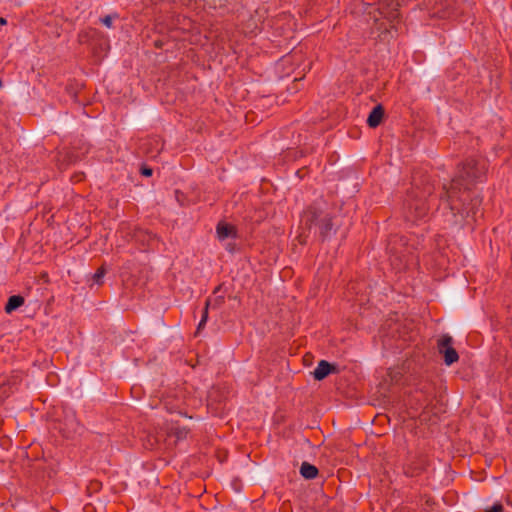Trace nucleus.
Masks as SVG:
<instances>
[{
	"label": "nucleus",
	"mask_w": 512,
	"mask_h": 512,
	"mask_svg": "<svg viewBox=\"0 0 512 512\" xmlns=\"http://www.w3.org/2000/svg\"><path fill=\"white\" fill-rule=\"evenodd\" d=\"M486 170V161L467 159L461 164L449 187L444 185L445 193L441 196V205L444 210H449L453 223H459L458 215L461 218H464V214L466 217H476L482 199L478 195L471 197L470 191L475 184L484 181Z\"/></svg>",
	"instance_id": "f257e3e1"
},
{
	"label": "nucleus",
	"mask_w": 512,
	"mask_h": 512,
	"mask_svg": "<svg viewBox=\"0 0 512 512\" xmlns=\"http://www.w3.org/2000/svg\"><path fill=\"white\" fill-rule=\"evenodd\" d=\"M304 221L309 229H311L312 225L318 228L322 241L331 239L338 229L332 214L326 210L324 202H316L309 206L304 213Z\"/></svg>",
	"instance_id": "f03ea898"
},
{
	"label": "nucleus",
	"mask_w": 512,
	"mask_h": 512,
	"mask_svg": "<svg viewBox=\"0 0 512 512\" xmlns=\"http://www.w3.org/2000/svg\"><path fill=\"white\" fill-rule=\"evenodd\" d=\"M431 191L429 188L425 189L423 195L430 194ZM405 208L407 210L406 217L409 220L417 221L424 219L429 211V205L427 201L424 199V196H415L405 203Z\"/></svg>",
	"instance_id": "7ed1b4c3"
},
{
	"label": "nucleus",
	"mask_w": 512,
	"mask_h": 512,
	"mask_svg": "<svg viewBox=\"0 0 512 512\" xmlns=\"http://www.w3.org/2000/svg\"><path fill=\"white\" fill-rule=\"evenodd\" d=\"M452 345L453 338L448 334L442 335L437 341L438 351L444 356V363L447 366L452 365L459 359V355Z\"/></svg>",
	"instance_id": "20e7f679"
},
{
	"label": "nucleus",
	"mask_w": 512,
	"mask_h": 512,
	"mask_svg": "<svg viewBox=\"0 0 512 512\" xmlns=\"http://www.w3.org/2000/svg\"><path fill=\"white\" fill-rule=\"evenodd\" d=\"M337 369L334 365L326 360L318 362L317 367L313 371V377L315 380L321 381L325 379L330 373L335 372Z\"/></svg>",
	"instance_id": "39448f33"
},
{
	"label": "nucleus",
	"mask_w": 512,
	"mask_h": 512,
	"mask_svg": "<svg viewBox=\"0 0 512 512\" xmlns=\"http://www.w3.org/2000/svg\"><path fill=\"white\" fill-rule=\"evenodd\" d=\"M216 233L219 240L237 237L236 228L233 225L225 222H219L217 224Z\"/></svg>",
	"instance_id": "423d86ee"
},
{
	"label": "nucleus",
	"mask_w": 512,
	"mask_h": 512,
	"mask_svg": "<svg viewBox=\"0 0 512 512\" xmlns=\"http://www.w3.org/2000/svg\"><path fill=\"white\" fill-rule=\"evenodd\" d=\"M384 117V108L381 104L376 105L367 117V125L370 128H376L380 125Z\"/></svg>",
	"instance_id": "0eeeda50"
},
{
	"label": "nucleus",
	"mask_w": 512,
	"mask_h": 512,
	"mask_svg": "<svg viewBox=\"0 0 512 512\" xmlns=\"http://www.w3.org/2000/svg\"><path fill=\"white\" fill-rule=\"evenodd\" d=\"M299 472L300 475L307 480L315 479L319 473L318 468L315 465L306 461L301 464Z\"/></svg>",
	"instance_id": "6e6552de"
},
{
	"label": "nucleus",
	"mask_w": 512,
	"mask_h": 512,
	"mask_svg": "<svg viewBox=\"0 0 512 512\" xmlns=\"http://www.w3.org/2000/svg\"><path fill=\"white\" fill-rule=\"evenodd\" d=\"M24 304V298L21 295H12L8 298L5 305V312L11 314Z\"/></svg>",
	"instance_id": "1a4fd4ad"
},
{
	"label": "nucleus",
	"mask_w": 512,
	"mask_h": 512,
	"mask_svg": "<svg viewBox=\"0 0 512 512\" xmlns=\"http://www.w3.org/2000/svg\"><path fill=\"white\" fill-rule=\"evenodd\" d=\"M172 434L176 437L177 440H184L186 439L189 429L187 427H173L171 429Z\"/></svg>",
	"instance_id": "9d476101"
},
{
	"label": "nucleus",
	"mask_w": 512,
	"mask_h": 512,
	"mask_svg": "<svg viewBox=\"0 0 512 512\" xmlns=\"http://www.w3.org/2000/svg\"><path fill=\"white\" fill-rule=\"evenodd\" d=\"M210 304H211V299H207L204 309H203V312H202L201 320L197 327V332H199L205 326V324L208 320V310H209Z\"/></svg>",
	"instance_id": "9b49d317"
},
{
	"label": "nucleus",
	"mask_w": 512,
	"mask_h": 512,
	"mask_svg": "<svg viewBox=\"0 0 512 512\" xmlns=\"http://www.w3.org/2000/svg\"><path fill=\"white\" fill-rule=\"evenodd\" d=\"M105 274H106V269H105L103 266H102V267H100V268L95 272V274L93 275V281H94L96 284H98V285L102 284V279H103V277L105 276Z\"/></svg>",
	"instance_id": "f8f14e48"
},
{
	"label": "nucleus",
	"mask_w": 512,
	"mask_h": 512,
	"mask_svg": "<svg viewBox=\"0 0 512 512\" xmlns=\"http://www.w3.org/2000/svg\"><path fill=\"white\" fill-rule=\"evenodd\" d=\"M114 18H117V14L106 15V16L100 18V21L107 28H111L112 27V21H113Z\"/></svg>",
	"instance_id": "ddd939ff"
},
{
	"label": "nucleus",
	"mask_w": 512,
	"mask_h": 512,
	"mask_svg": "<svg viewBox=\"0 0 512 512\" xmlns=\"http://www.w3.org/2000/svg\"><path fill=\"white\" fill-rule=\"evenodd\" d=\"M224 299L225 298L222 295L216 296L213 300H211L210 306L213 309H217V308H219V307H221L223 305Z\"/></svg>",
	"instance_id": "4468645a"
},
{
	"label": "nucleus",
	"mask_w": 512,
	"mask_h": 512,
	"mask_svg": "<svg viewBox=\"0 0 512 512\" xmlns=\"http://www.w3.org/2000/svg\"><path fill=\"white\" fill-rule=\"evenodd\" d=\"M140 173H141V175H143L145 177H150L153 174V169L148 166L143 165L140 169Z\"/></svg>",
	"instance_id": "2eb2a0df"
},
{
	"label": "nucleus",
	"mask_w": 512,
	"mask_h": 512,
	"mask_svg": "<svg viewBox=\"0 0 512 512\" xmlns=\"http://www.w3.org/2000/svg\"><path fill=\"white\" fill-rule=\"evenodd\" d=\"M390 21H394L395 19H397L399 17V13H398V10L397 8H393L389 13L388 15L386 16Z\"/></svg>",
	"instance_id": "dca6fc26"
},
{
	"label": "nucleus",
	"mask_w": 512,
	"mask_h": 512,
	"mask_svg": "<svg viewBox=\"0 0 512 512\" xmlns=\"http://www.w3.org/2000/svg\"><path fill=\"white\" fill-rule=\"evenodd\" d=\"M487 512H503V505L501 503H495Z\"/></svg>",
	"instance_id": "f3484780"
},
{
	"label": "nucleus",
	"mask_w": 512,
	"mask_h": 512,
	"mask_svg": "<svg viewBox=\"0 0 512 512\" xmlns=\"http://www.w3.org/2000/svg\"><path fill=\"white\" fill-rule=\"evenodd\" d=\"M7 24V20L3 17H0V25H6Z\"/></svg>",
	"instance_id": "a211bd4d"
},
{
	"label": "nucleus",
	"mask_w": 512,
	"mask_h": 512,
	"mask_svg": "<svg viewBox=\"0 0 512 512\" xmlns=\"http://www.w3.org/2000/svg\"><path fill=\"white\" fill-rule=\"evenodd\" d=\"M387 249L390 251V252H393V247H392V242L390 241L389 244H388V247Z\"/></svg>",
	"instance_id": "6ab92c4d"
},
{
	"label": "nucleus",
	"mask_w": 512,
	"mask_h": 512,
	"mask_svg": "<svg viewBox=\"0 0 512 512\" xmlns=\"http://www.w3.org/2000/svg\"><path fill=\"white\" fill-rule=\"evenodd\" d=\"M220 290H221V286L219 285V286H217V287L214 289L213 293H214V294H217Z\"/></svg>",
	"instance_id": "aec40b11"
},
{
	"label": "nucleus",
	"mask_w": 512,
	"mask_h": 512,
	"mask_svg": "<svg viewBox=\"0 0 512 512\" xmlns=\"http://www.w3.org/2000/svg\"><path fill=\"white\" fill-rule=\"evenodd\" d=\"M507 504L512 506V497L511 496L507 497Z\"/></svg>",
	"instance_id": "412c9836"
},
{
	"label": "nucleus",
	"mask_w": 512,
	"mask_h": 512,
	"mask_svg": "<svg viewBox=\"0 0 512 512\" xmlns=\"http://www.w3.org/2000/svg\"><path fill=\"white\" fill-rule=\"evenodd\" d=\"M3 86V82L2 80L0 79V88Z\"/></svg>",
	"instance_id": "4be33fe9"
}]
</instances>
